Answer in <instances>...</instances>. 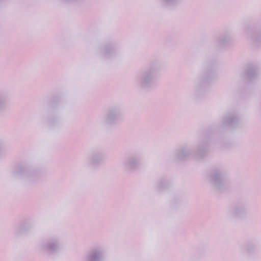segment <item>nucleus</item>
<instances>
[{"label": "nucleus", "instance_id": "nucleus-1", "mask_svg": "<svg viewBox=\"0 0 261 261\" xmlns=\"http://www.w3.org/2000/svg\"><path fill=\"white\" fill-rule=\"evenodd\" d=\"M156 78V69L151 65L138 79L137 85L141 90H150L154 87Z\"/></svg>", "mask_w": 261, "mask_h": 261}, {"label": "nucleus", "instance_id": "nucleus-2", "mask_svg": "<svg viewBox=\"0 0 261 261\" xmlns=\"http://www.w3.org/2000/svg\"><path fill=\"white\" fill-rule=\"evenodd\" d=\"M227 176L226 171L223 168L213 170L209 175V182L216 188L221 189L227 181Z\"/></svg>", "mask_w": 261, "mask_h": 261}, {"label": "nucleus", "instance_id": "nucleus-3", "mask_svg": "<svg viewBox=\"0 0 261 261\" xmlns=\"http://www.w3.org/2000/svg\"><path fill=\"white\" fill-rule=\"evenodd\" d=\"M38 249L44 252L50 253L59 252L62 250L60 239L58 237H54L42 241L39 245Z\"/></svg>", "mask_w": 261, "mask_h": 261}, {"label": "nucleus", "instance_id": "nucleus-4", "mask_svg": "<svg viewBox=\"0 0 261 261\" xmlns=\"http://www.w3.org/2000/svg\"><path fill=\"white\" fill-rule=\"evenodd\" d=\"M196 152L194 147L190 145L184 146L177 149L174 153V158L177 160L186 159Z\"/></svg>", "mask_w": 261, "mask_h": 261}, {"label": "nucleus", "instance_id": "nucleus-5", "mask_svg": "<svg viewBox=\"0 0 261 261\" xmlns=\"http://www.w3.org/2000/svg\"><path fill=\"white\" fill-rule=\"evenodd\" d=\"M120 115V111L116 108H112L108 111L104 118V122L107 125H113L118 121Z\"/></svg>", "mask_w": 261, "mask_h": 261}, {"label": "nucleus", "instance_id": "nucleus-6", "mask_svg": "<svg viewBox=\"0 0 261 261\" xmlns=\"http://www.w3.org/2000/svg\"><path fill=\"white\" fill-rule=\"evenodd\" d=\"M104 252L102 247H95L85 256L84 261H102Z\"/></svg>", "mask_w": 261, "mask_h": 261}, {"label": "nucleus", "instance_id": "nucleus-7", "mask_svg": "<svg viewBox=\"0 0 261 261\" xmlns=\"http://www.w3.org/2000/svg\"><path fill=\"white\" fill-rule=\"evenodd\" d=\"M139 163V158L136 156L132 155L124 160L122 166L125 170L130 171L138 167Z\"/></svg>", "mask_w": 261, "mask_h": 261}, {"label": "nucleus", "instance_id": "nucleus-8", "mask_svg": "<svg viewBox=\"0 0 261 261\" xmlns=\"http://www.w3.org/2000/svg\"><path fill=\"white\" fill-rule=\"evenodd\" d=\"M103 159V155L99 152H93L90 156L88 162L92 167L99 166Z\"/></svg>", "mask_w": 261, "mask_h": 261}, {"label": "nucleus", "instance_id": "nucleus-9", "mask_svg": "<svg viewBox=\"0 0 261 261\" xmlns=\"http://www.w3.org/2000/svg\"><path fill=\"white\" fill-rule=\"evenodd\" d=\"M13 175L18 178L28 176L29 175V169L25 165H18L13 172Z\"/></svg>", "mask_w": 261, "mask_h": 261}, {"label": "nucleus", "instance_id": "nucleus-10", "mask_svg": "<svg viewBox=\"0 0 261 261\" xmlns=\"http://www.w3.org/2000/svg\"><path fill=\"white\" fill-rule=\"evenodd\" d=\"M239 118L236 115L233 114H229L226 115L223 119L222 125L224 127L233 125L236 124Z\"/></svg>", "mask_w": 261, "mask_h": 261}, {"label": "nucleus", "instance_id": "nucleus-11", "mask_svg": "<svg viewBox=\"0 0 261 261\" xmlns=\"http://www.w3.org/2000/svg\"><path fill=\"white\" fill-rule=\"evenodd\" d=\"M231 40V35L229 33H225L222 34L218 39L217 44L220 47H223L228 45Z\"/></svg>", "mask_w": 261, "mask_h": 261}, {"label": "nucleus", "instance_id": "nucleus-12", "mask_svg": "<svg viewBox=\"0 0 261 261\" xmlns=\"http://www.w3.org/2000/svg\"><path fill=\"white\" fill-rule=\"evenodd\" d=\"M247 210L243 205H238L229 210V214L232 217H241L246 214Z\"/></svg>", "mask_w": 261, "mask_h": 261}, {"label": "nucleus", "instance_id": "nucleus-13", "mask_svg": "<svg viewBox=\"0 0 261 261\" xmlns=\"http://www.w3.org/2000/svg\"><path fill=\"white\" fill-rule=\"evenodd\" d=\"M101 54L105 57H113L116 54V50L113 46L108 45L102 49Z\"/></svg>", "mask_w": 261, "mask_h": 261}, {"label": "nucleus", "instance_id": "nucleus-14", "mask_svg": "<svg viewBox=\"0 0 261 261\" xmlns=\"http://www.w3.org/2000/svg\"><path fill=\"white\" fill-rule=\"evenodd\" d=\"M8 100V97L6 95L0 94V113L5 111Z\"/></svg>", "mask_w": 261, "mask_h": 261}, {"label": "nucleus", "instance_id": "nucleus-15", "mask_svg": "<svg viewBox=\"0 0 261 261\" xmlns=\"http://www.w3.org/2000/svg\"><path fill=\"white\" fill-rule=\"evenodd\" d=\"M167 184L164 181H161L159 183L157 188L158 190L161 191L163 190L164 188H165L167 187Z\"/></svg>", "mask_w": 261, "mask_h": 261}, {"label": "nucleus", "instance_id": "nucleus-16", "mask_svg": "<svg viewBox=\"0 0 261 261\" xmlns=\"http://www.w3.org/2000/svg\"><path fill=\"white\" fill-rule=\"evenodd\" d=\"M178 0H163L165 4L168 6L174 5L178 2Z\"/></svg>", "mask_w": 261, "mask_h": 261}, {"label": "nucleus", "instance_id": "nucleus-17", "mask_svg": "<svg viewBox=\"0 0 261 261\" xmlns=\"http://www.w3.org/2000/svg\"><path fill=\"white\" fill-rule=\"evenodd\" d=\"M198 153H199L200 154H201V152L202 151V148H199V149H198Z\"/></svg>", "mask_w": 261, "mask_h": 261}]
</instances>
